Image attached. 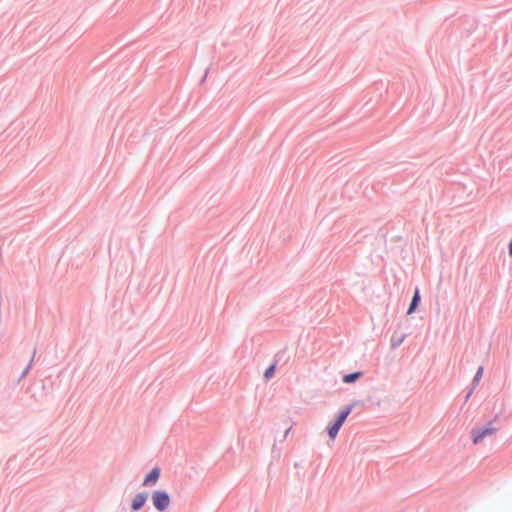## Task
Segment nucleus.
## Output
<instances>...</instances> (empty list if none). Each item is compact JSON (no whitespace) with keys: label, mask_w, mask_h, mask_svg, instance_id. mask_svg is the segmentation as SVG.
Returning <instances> with one entry per match:
<instances>
[{"label":"nucleus","mask_w":512,"mask_h":512,"mask_svg":"<svg viewBox=\"0 0 512 512\" xmlns=\"http://www.w3.org/2000/svg\"><path fill=\"white\" fill-rule=\"evenodd\" d=\"M419 301H420V294H419V290L416 289L415 293H414V296H413V299H412V302H411L410 307L408 309V314H411L412 312H414V310L416 309Z\"/></svg>","instance_id":"0eeeda50"},{"label":"nucleus","mask_w":512,"mask_h":512,"mask_svg":"<svg viewBox=\"0 0 512 512\" xmlns=\"http://www.w3.org/2000/svg\"><path fill=\"white\" fill-rule=\"evenodd\" d=\"M274 372H275V365L273 364V365H271V366H270V367L265 371V373H264V377H265L266 379H269V378H271V377L273 376Z\"/></svg>","instance_id":"1a4fd4ad"},{"label":"nucleus","mask_w":512,"mask_h":512,"mask_svg":"<svg viewBox=\"0 0 512 512\" xmlns=\"http://www.w3.org/2000/svg\"><path fill=\"white\" fill-rule=\"evenodd\" d=\"M509 254L512 256V240L509 243Z\"/></svg>","instance_id":"9b49d317"},{"label":"nucleus","mask_w":512,"mask_h":512,"mask_svg":"<svg viewBox=\"0 0 512 512\" xmlns=\"http://www.w3.org/2000/svg\"><path fill=\"white\" fill-rule=\"evenodd\" d=\"M160 476V469L158 467L153 468L150 473L145 477L143 485L153 486L156 484Z\"/></svg>","instance_id":"20e7f679"},{"label":"nucleus","mask_w":512,"mask_h":512,"mask_svg":"<svg viewBox=\"0 0 512 512\" xmlns=\"http://www.w3.org/2000/svg\"><path fill=\"white\" fill-rule=\"evenodd\" d=\"M361 375H362L361 372H355V373H351V374H346L343 377V381L345 383H352V382L356 381L358 378H360Z\"/></svg>","instance_id":"6e6552de"},{"label":"nucleus","mask_w":512,"mask_h":512,"mask_svg":"<svg viewBox=\"0 0 512 512\" xmlns=\"http://www.w3.org/2000/svg\"><path fill=\"white\" fill-rule=\"evenodd\" d=\"M351 411H352V406L345 407L339 413L335 422L327 427L328 435L332 441L335 440V438L337 437L341 426L343 425V423L345 422V420L347 419V417L349 416Z\"/></svg>","instance_id":"f257e3e1"},{"label":"nucleus","mask_w":512,"mask_h":512,"mask_svg":"<svg viewBox=\"0 0 512 512\" xmlns=\"http://www.w3.org/2000/svg\"><path fill=\"white\" fill-rule=\"evenodd\" d=\"M495 432V429L492 427H486L483 429L475 430L472 432L473 443H480L485 437L492 435Z\"/></svg>","instance_id":"7ed1b4c3"},{"label":"nucleus","mask_w":512,"mask_h":512,"mask_svg":"<svg viewBox=\"0 0 512 512\" xmlns=\"http://www.w3.org/2000/svg\"><path fill=\"white\" fill-rule=\"evenodd\" d=\"M146 500H147L146 494H144V493L137 494L132 501V505H131L132 509L135 511L141 509L144 506Z\"/></svg>","instance_id":"39448f33"},{"label":"nucleus","mask_w":512,"mask_h":512,"mask_svg":"<svg viewBox=\"0 0 512 512\" xmlns=\"http://www.w3.org/2000/svg\"><path fill=\"white\" fill-rule=\"evenodd\" d=\"M405 337H406L405 334L400 333V332H395L391 337V347L396 348L399 345H401L403 343V341L405 340Z\"/></svg>","instance_id":"423d86ee"},{"label":"nucleus","mask_w":512,"mask_h":512,"mask_svg":"<svg viewBox=\"0 0 512 512\" xmlns=\"http://www.w3.org/2000/svg\"><path fill=\"white\" fill-rule=\"evenodd\" d=\"M152 502L157 510L164 511L170 505V497L164 491H155L152 494Z\"/></svg>","instance_id":"f03ea898"},{"label":"nucleus","mask_w":512,"mask_h":512,"mask_svg":"<svg viewBox=\"0 0 512 512\" xmlns=\"http://www.w3.org/2000/svg\"><path fill=\"white\" fill-rule=\"evenodd\" d=\"M483 375V367H479L474 377V382L478 383Z\"/></svg>","instance_id":"9d476101"}]
</instances>
